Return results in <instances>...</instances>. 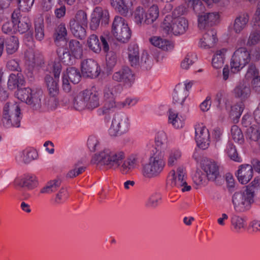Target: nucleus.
<instances>
[{
  "mask_svg": "<svg viewBox=\"0 0 260 260\" xmlns=\"http://www.w3.org/2000/svg\"><path fill=\"white\" fill-rule=\"evenodd\" d=\"M192 179L197 185H206L207 184V178L206 174L200 170H197L192 177Z\"/></svg>",
  "mask_w": 260,
  "mask_h": 260,
  "instance_id": "obj_46",
  "label": "nucleus"
},
{
  "mask_svg": "<svg viewBox=\"0 0 260 260\" xmlns=\"http://www.w3.org/2000/svg\"><path fill=\"white\" fill-rule=\"evenodd\" d=\"M19 10L22 11H28L31 8L34 0H16Z\"/></svg>",
  "mask_w": 260,
  "mask_h": 260,
  "instance_id": "obj_56",
  "label": "nucleus"
},
{
  "mask_svg": "<svg viewBox=\"0 0 260 260\" xmlns=\"http://www.w3.org/2000/svg\"><path fill=\"white\" fill-rule=\"evenodd\" d=\"M56 52L61 62L66 65L72 64L73 59L76 58L71 54L68 48L59 47L56 50Z\"/></svg>",
  "mask_w": 260,
  "mask_h": 260,
  "instance_id": "obj_32",
  "label": "nucleus"
},
{
  "mask_svg": "<svg viewBox=\"0 0 260 260\" xmlns=\"http://www.w3.org/2000/svg\"><path fill=\"white\" fill-rule=\"evenodd\" d=\"M188 96L187 90L183 86L178 84L175 86L173 94V103L183 105Z\"/></svg>",
  "mask_w": 260,
  "mask_h": 260,
  "instance_id": "obj_25",
  "label": "nucleus"
},
{
  "mask_svg": "<svg viewBox=\"0 0 260 260\" xmlns=\"http://www.w3.org/2000/svg\"><path fill=\"white\" fill-rule=\"evenodd\" d=\"M170 173V180H171L172 186H177L178 188H180L186 183V180L184 179V170L183 167H180L177 168V175H176L174 170L171 171Z\"/></svg>",
  "mask_w": 260,
  "mask_h": 260,
  "instance_id": "obj_19",
  "label": "nucleus"
},
{
  "mask_svg": "<svg viewBox=\"0 0 260 260\" xmlns=\"http://www.w3.org/2000/svg\"><path fill=\"white\" fill-rule=\"evenodd\" d=\"M106 55V63L107 66L112 69L117 63V56L115 52L110 51Z\"/></svg>",
  "mask_w": 260,
  "mask_h": 260,
  "instance_id": "obj_57",
  "label": "nucleus"
},
{
  "mask_svg": "<svg viewBox=\"0 0 260 260\" xmlns=\"http://www.w3.org/2000/svg\"><path fill=\"white\" fill-rule=\"evenodd\" d=\"M159 13L158 6L153 5L146 13L144 23L147 25L152 24L158 18Z\"/></svg>",
  "mask_w": 260,
  "mask_h": 260,
  "instance_id": "obj_34",
  "label": "nucleus"
},
{
  "mask_svg": "<svg viewBox=\"0 0 260 260\" xmlns=\"http://www.w3.org/2000/svg\"><path fill=\"white\" fill-rule=\"evenodd\" d=\"M96 19L100 22L101 25H106L109 23V14L107 10H104L101 7H96L92 14Z\"/></svg>",
  "mask_w": 260,
  "mask_h": 260,
  "instance_id": "obj_30",
  "label": "nucleus"
},
{
  "mask_svg": "<svg viewBox=\"0 0 260 260\" xmlns=\"http://www.w3.org/2000/svg\"><path fill=\"white\" fill-rule=\"evenodd\" d=\"M246 138L260 145V131L256 127L251 126L246 131Z\"/></svg>",
  "mask_w": 260,
  "mask_h": 260,
  "instance_id": "obj_39",
  "label": "nucleus"
},
{
  "mask_svg": "<svg viewBox=\"0 0 260 260\" xmlns=\"http://www.w3.org/2000/svg\"><path fill=\"white\" fill-rule=\"evenodd\" d=\"M260 41V30H256L251 32L247 45L251 46L256 44Z\"/></svg>",
  "mask_w": 260,
  "mask_h": 260,
  "instance_id": "obj_60",
  "label": "nucleus"
},
{
  "mask_svg": "<svg viewBox=\"0 0 260 260\" xmlns=\"http://www.w3.org/2000/svg\"><path fill=\"white\" fill-rule=\"evenodd\" d=\"M82 164V162L78 161L74 165V168L73 170H70L67 174V177L72 178L75 177L82 173L85 171L86 169L85 167L80 166V165Z\"/></svg>",
  "mask_w": 260,
  "mask_h": 260,
  "instance_id": "obj_50",
  "label": "nucleus"
},
{
  "mask_svg": "<svg viewBox=\"0 0 260 260\" xmlns=\"http://www.w3.org/2000/svg\"><path fill=\"white\" fill-rule=\"evenodd\" d=\"M219 18L217 12L205 13L198 16V27L200 30L211 29V27L216 24Z\"/></svg>",
  "mask_w": 260,
  "mask_h": 260,
  "instance_id": "obj_14",
  "label": "nucleus"
},
{
  "mask_svg": "<svg viewBox=\"0 0 260 260\" xmlns=\"http://www.w3.org/2000/svg\"><path fill=\"white\" fill-rule=\"evenodd\" d=\"M129 122L127 115L118 113L114 115L109 133L112 137H117L126 133L129 129Z\"/></svg>",
  "mask_w": 260,
  "mask_h": 260,
  "instance_id": "obj_8",
  "label": "nucleus"
},
{
  "mask_svg": "<svg viewBox=\"0 0 260 260\" xmlns=\"http://www.w3.org/2000/svg\"><path fill=\"white\" fill-rule=\"evenodd\" d=\"M253 169L251 165H241L237 171V178L243 184L247 183L253 176Z\"/></svg>",
  "mask_w": 260,
  "mask_h": 260,
  "instance_id": "obj_18",
  "label": "nucleus"
},
{
  "mask_svg": "<svg viewBox=\"0 0 260 260\" xmlns=\"http://www.w3.org/2000/svg\"><path fill=\"white\" fill-rule=\"evenodd\" d=\"M134 21L138 25L145 24L144 21L146 16V12L144 9L141 7L136 8L134 12Z\"/></svg>",
  "mask_w": 260,
  "mask_h": 260,
  "instance_id": "obj_45",
  "label": "nucleus"
},
{
  "mask_svg": "<svg viewBox=\"0 0 260 260\" xmlns=\"http://www.w3.org/2000/svg\"><path fill=\"white\" fill-rule=\"evenodd\" d=\"M5 46L7 54L10 55L14 54L17 51L19 47L18 38L14 36L7 38L0 37V57L3 54Z\"/></svg>",
  "mask_w": 260,
  "mask_h": 260,
  "instance_id": "obj_15",
  "label": "nucleus"
},
{
  "mask_svg": "<svg viewBox=\"0 0 260 260\" xmlns=\"http://www.w3.org/2000/svg\"><path fill=\"white\" fill-rule=\"evenodd\" d=\"M45 105L49 109L51 110H55L58 105L57 96L50 95V97L46 101Z\"/></svg>",
  "mask_w": 260,
  "mask_h": 260,
  "instance_id": "obj_61",
  "label": "nucleus"
},
{
  "mask_svg": "<svg viewBox=\"0 0 260 260\" xmlns=\"http://www.w3.org/2000/svg\"><path fill=\"white\" fill-rule=\"evenodd\" d=\"M112 79L117 82L122 83L124 85L131 87L135 81V74L127 66H123L112 75Z\"/></svg>",
  "mask_w": 260,
  "mask_h": 260,
  "instance_id": "obj_11",
  "label": "nucleus"
},
{
  "mask_svg": "<svg viewBox=\"0 0 260 260\" xmlns=\"http://www.w3.org/2000/svg\"><path fill=\"white\" fill-rule=\"evenodd\" d=\"M156 145L157 147H161L167 142V137L166 133L163 131L158 132L155 138Z\"/></svg>",
  "mask_w": 260,
  "mask_h": 260,
  "instance_id": "obj_59",
  "label": "nucleus"
},
{
  "mask_svg": "<svg viewBox=\"0 0 260 260\" xmlns=\"http://www.w3.org/2000/svg\"><path fill=\"white\" fill-rule=\"evenodd\" d=\"M61 183V180L58 179L51 180L41 189V192L43 193H50L54 192L60 186Z\"/></svg>",
  "mask_w": 260,
  "mask_h": 260,
  "instance_id": "obj_42",
  "label": "nucleus"
},
{
  "mask_svg": "<svg viewBox=\"0 0 260 260\" xmlns=\"http://www.w3.org/2000/svg\"><path fill=\"white\" fill-rule=\"evenodd\" d=\"M118 105H120V102L116 103L114 99H113V100H105V104L103 108V113H107L109 112V111L114 108L120 109L121 107H119Z\"/></svg>",
  "mask_w": 260,
  "mask_h": 260,
  "instance_id": "obj_54",
  "label": "nucleus"
},
{
  "mask_svg": "<svg viewBox=\"0 0 260 260\" xmlns=\"http://www.w3.org/2000/svg\"><path fill=\"white\" fill-rule=\"evenodd\" d=\"M231 223L234 226V229L237 231H239L245 226V221L241 217L234 215L231 217Z\"/></svg>",
  "mask_w": 260,
  "mask_h": 260,
  "instance_id": "obj_52",
  "label": "nucleus"
},
{
  "mask_svg": "<svg viewBox=\"0 0 260 260\" xmlns=\"http://www.w3.org/2000/svg\"><path fill=\"white\" fill-rule=\"evenodd\" d=\"M16 94L18 99L25 102L33 110H37L41 108L44 95L41 89L20 88Z\"/></svg>",
  "mask_w": 260,
  "mask_h": 260,
  "instance_id": "obj_2",
  "label": "nucleus"
},
{
  "mask_svg": "<svg viewBox=\"0 0 260 260\" xmlns=\"http://www.w3.org/2000/svg\"><path fill=\"white\" fill-rule=\"evenodd\" d=\"M125 157L124 153L121 151H111L105 149L92 157L91 162L94 164H101L109 169H117Z\"/></svg>",
  "mask_w": 260,
  "mask_h": 260,
  "instance_id": "obj_1",
  "label": "nucleus"
},
{
  "mask_svg": "<svg viewBox=\"0 0 260 260\" xmlns=\"http://www.w3.org/2000/svg\"><path fill=\"white\" fill-rule=\"evenodd\" d=\"M188 23L184 17L173 18L166 16L161 23V27L167 34L170 32L174 35H182L188 29Z\"/></svg>",
  "mask_w": 260,
  "mask_h": 260,
  "instance_id": "obj_5",
  "label": "nucleus"
},
{
  "mask_svg": "<svg viewBox=\"0 0 260 260\" xmlns=\"http://www.w3.org/2000/svg\"><path fill=\"white\" fill-rule=\"evenodd\" d=\"M233 139L240 144L244 142V137L241 129L236 125H234L231 129Z\"/></svg>",
  "mask_w": 260,
  "mask_h": 260,
  "instance_id": "obj_47",
  "label": "nucleus"
},
{
  "mask_svg": "<svg viewBox=\"0 0 260 260\" xmlns=\"http://www.w3.org/2000/svg\"><path fill=\"white\" fill-rule=\"evenodd\" d=\"M17 24V30L20 34L26 32L31 27V21L27 16H21Z\"/></svg>",
  "mask_w": 260,
  "mask_h": 260,
  "instance_id": "obj_37",
  "label": "nucleus"
},
{
  "mask_svg": "<svg viewBox=\"0 0 260 260\" xmlns=\"http://www.w3.org/2000/svg\"><path fill=\"white\" fill-rule=\"evenodd\" d=\"M215 102L217 104V108L220 110H221V104L224 103L226 104L227 100L225 98V94L222 91L218 92L215 96Z\"/></svg>",
  "mask_w": 260,
  "mask_h": 260,
  "instance_id": "obj_62",
  "label": "nucleus"
},
{
  "mask_svg": "<svg viewBox=\"0 0 260 260\" xmlns=\"http://www.w3.org/2000/svg\"><path fill=\"white\" fill-rule=\"evenodd\" d=\"M70 29L74 35V36L80 40H83L85 38L87 35L86 27L87 25H83L81 24H77V23L74 22V23H69Z\"/></svg>",
  "mask_w": 260,
  "mask_h": 260,
  "instance_id": "obj_27",
  "label": "nucleus"
},
{
  "mask_svg": "<svg viewBox=\"0 0 260 260\" xmlns=\"http://www.w3.org/2000/svg\"><path fill=\"white\" fill-rule=\"evenodd\" d=\"M232 202L236 212L243 213L249 211L254 203L253 191L251 188L243 191H236L232 196Z\"/></svg>",
  "mask_w": 260,
  "mask_h": 260,
  "instance_id": "obj_3",
  "label": "nucleus"
},
{
  "mask_svg": "<svg viewBox=\"0 0 260 260\" xmlns=\"http://www.w3.org/2000/svg\"><path fill=\"white\" fill-rule=\"evenodd\" d=\"M181 157V152L178 150H174L170 152L168 159V165L170 167L175 165L177 160Z\"/></svg>",
  "mask_w": 260,
  "mask_h": 260,
  "instance_id": "obj_55",
  "label": "nucleus"
},
{
  "mask_svg": "<svg viewBox=\"0 0 260 260\" xmlns=\"http://www.w3.org/2000/svg\"><path fill=\"white\" fill-rule=\"evenodd\" d=\"M63 74L69 79L70 82L74 84L78 83L81 79V73L77 68L69 67Z\"/></svg>",
  "mask_w": 260,
  "mask_h": 260,
  "instance_id": "obj_31",
  "label": "nucleus"
},
{
  "mask_svg": "<svg viewBox=\"0 0 260 260\" xmlns=\"http://www.w3.org/2000/svg\"><path fill=\"white\" fill-rule=\"evenodd\" d=\"M168 122L175 128H180L184 125V119L178 112L173 109L169 110Z\"/></svg>",
  "mask_w": 260,
  "mask_h": 260,
  "instance_id": "obj_26",
  "label": "nucleus"
},
{
  "mask_svg": "<svg viewBox=\"0 0 260 260\" xmlns=\"http://www.w3.org/2000/svg\"><path fill=\"white\" fill-rule=\"evenodd\" d=\"M81 71L83 77L94 79L99 76L101 68L98 62L93 59H87L82 61Z\"/></svg>",
  "mask_w": 260,
  "mask_h": 260,
  "instance_id": "obj_12",
  "label": "nucleus"
},
{
  "mask_svg": "<svg viewBox=\"0 0 260 260\" xmlns=\"http://www.w3.org/2000/svg\"><path fill=\"white\" fill-rule=\"evenodd\" d=\"M129 61L132 67H137L139 64V49L137 44H130L128 48Z\"/></svg>",
  "mask_w": 260,
  "mask_h": 260,
  "instance_id": "obj_28",
  "label": "nucleus"
},
{
  "mask_svg": "<svg viewBox=\"0 0 260 260\" xmlns=\"http://www.w3.org/2000/svg\"><path fill=\"white\" fill-rule=\"evenodd\" d=\"M244 108V105L242 102L232 106L230 113V116L233 117V119H238L240 117Z\"/></svg>",
  "mask_w": 260,
  "mask_h": 260,
  "instance_id": "obj_48",
  "label": "nucleus"
},
{
  "mask_svg": "<svg viewBox=\"0 0 260 260\" xmlns=\"http://www.w3.org/2000/svg\"><path fill=\"white\" fill-rule=\"evenodd\" d=\"M88 48L95 53H100L102 50L101 45L96 35H91L87 39Z\"/></svg>",
  "mask_w": 260,
  "mask_h": 260,
  "instance_id": "obj_36",
  "label": "nucleus"
},
{
  "mask_svg": "<svg viewBox=\"0 0 260 260\" xmlns=\"http://www.w3.org/2000/svg\"><path fill=\"white\" fill-rule=\"evenodd\" d=\"M20 108L18 105L14 103L7 102L3 108L2 121L4 126L7 128L11 127V121H10L11 116L20 115Z\"/></svg>",
  "mask_w": 260,
  "mask_h": 260,
  "instance_id": "obj_13",
  "label": "nucleus"
},
{
  "mask_svg": "<svg viewBox=\"0 0 260 260\" xmlns=\"http://www.w3.org/2000/svg\"><path fill=\"white\" fill-rule=\"evenodd\" d=\"M111 32L116 39L123 43L127 42L131 37V30L125 20L116 16L113 21Z\"/></svg>",
  "mask_w": 260,
  "mask_h": 260,
  "instance_id": "obj_7",
  "label": "nucleus"
},
{
  "mask_svg": "<svg viewBox=\"0 0 260 260\" xmlns=\"http://www.w3.org/2000/svg\"><path fill=\"white\" fill-rule=\"evenodd\" d=\"M195 139L199 148L202 149L207 148L210 143V135L208 129L205 126L199 125L196 128Z\"/></svg>",
  "mask_w": 260,
  "mask_h": 260,
  "instance_id": "obj_16",
  "label": "nucleus"
},
{
  "mask_svg": "<svg viewBox=\"0 0 260 260\" xmlns=\"http://www.w3.org/2000/svg\"><path fill=\"white\" fill-rule=\"evenodd\" d=\"M7 68L11 71H16L21 73V68L19 62L16 59H11L7 62Z\"/></svg>",
  "mask_w": 260,
  "mask_h": 260,
  "instance_id": "obj_58",
  "label": "nucleus"
},
{
  "mask_svg": "<svg viewBox=\"0 0 260 260\" xmlns=\"http://www.w3.org/2000/svg\"><path fill=\"white\" fill-rule=\"evenodd\" d=\"M138 164V158L136 156H131L125 160L118 167L119 171L123 175L130 174L134 170Z\"/></svg>",
  "mask_w": 260,
  "mask_h": 260,
  "instance_id": "obj_21",
  "label": "nucleus"
},
{
  "mask_svg": "<svg viewBox=\"0 0 260 260\" xmlns=\"http://www.w3.org/2000/svg\"><path fill=\"white\" fill-rule=\"evenodd\" d=\"M119 85L113 86L111 85H107L104 89V98L105 100H113L114 99L116 94L117 93V90L120 88Z\"/></svg>",
  "mask_w": 260,
  "mask_h": 260,
  "instance_id": "obj_41",
  "label": "nucleus"
},
{
  "mask_svg": "<svg viewBox=\"0 0 260 260\" xmlns=\"http://www.w3.org/2000/svg\"><path fill=\"white\" fill-rule=\"evenodd\" d=\"M191 3L193 10L198 17L205 13V7L200 0H192Z\"/></svg>",
  "mask_w": 260,
  "mask_h": 260,
  "instance_id": "obj_51",
  "label": "nucleus"
},
{
  "mask_svg": "<svg viewBox=\"0 0 260 260\" xmlns=\"http://www.w3.org/2000/svg\"><path fill=\"white\" fill-rule=\"evenodd\" d=\"M161 200V196L158 193H155L152 194L149 198L148 202L149 206L151 207H156L158 205L159 201Z\"/></svg>",
  "mask_w": 260,
  "mask_h": 260,
  "instance_id": "obj_64",
  "label": "nucleus"
},
{
  "mask_svg": "<svg viewBox=\"0 0 260 260\" xmlns=\"http://www.w3.org/2000/svg\"><path fill=\"white\" fill-rule=\"evenodd\" d=\"M24 78L21 73H17V75L11 74L9 77L8 87L11 90H13L16 87L18 89L19 86L24 85Z\"/></svg>",
  "mask_w": 260,
  "mask_h": 260,
  "instance_id": "obj_29",
  "label": "nucleus"
},
{
  "mask_svg": "<svg viewBox=\"0 0 260 260\" xmlns=\"http://www.w3.org/2000/svg\"><path fill=\"white\" fill-rule=\"evenodd\" d=\"M22 153L24 155L23 160L25 164H28L36 159L38 156L37 151L34 149L23 150Z\"/></svg>",
  "mask_w": 260,
  "mask_h": 260,
  "instance_id": "obj_53",
  "label": "nucleus"
},
{
  "mask_svg": "<svg viewBox=\"0 0 260 260\" xmlns=\"http://www.w3.org/2000/svg\"><path fill=\"white\" fill-rule=\"evenodd\" d=\"M67 35V29L64 23H61L57 26L54 29L53 35V40L56 45L58 47L66 45Z\"/></svg>",
  "mask_w": 260,
  "mask_h": 260,
  "instance_id": "obj_17",
  "label": "nucleus"
},
{
  "mask_svg": "<svg viewBox=\"0 0 260 260\" xmlns=\"http://www.w3.org/2000/svg\"><path fill=\"white\" fill-rule=\"evenodd\" d=\"M233 93L235 98L243 102L250 96L251 89L247 83L240 82L234 89Z\"/></svg>",
  "mask_w": 260,
  "mask_h": 260,
  "instance_id": "obj_20",
  "label": "nucleus"
},
{
  "mask_svg": "<svg viewBox=\"0 0 260 260\" xmlns=\"http://www.w3.org/2000/svg\"><path fill=\"white\" fill-rule=\"evenodd\" d=\"M207 32L201 39L200 45L201 47L211 48L216 43L217 39L216 37V33L213 29H206Z\"/></svg>",
  "mask_w": 260,
  "mask_h": 260,
  "instance_id": "obj_22",
  "label": "nucleus"
},
{
  "mask_svg": "<svg viewBox=\"0 0 260 260\" xmlns=\"http://www.w3.org/2000/svg\"><path fill=\"white\" fill-rule=\"evenodd\" d=\"M250 59V53L246 48H238L235 51L231 58V72L235 73L239 71L249 62Z\"/></svg>",
  "mask_w": 260,
  "mask_h": 260,
  "instance_id": "obj_9",
  "label": "nucleus"
},
{
  "mask_svg": "<svg viewBox=\"0 0 260 260\" xmlns=\"http://www.w3.org/2000/svg\"><path fill=\"white\" fill-rule=\"evenodd\" d=\"M152 64L151 60L148 58V54L147 52H144L141 56V66L146 70L151 68Z\"/></svg>",
  "mask_w": 260,
  "mask_h": 260,
  "instance_id": "obj_63",
  "label": "nucleus"
},
{
  "mask_svg": "<svg viewBox=\"0 0 260 260\" xmlns=\"http://www.w3.org/2000/svg\"><path fill=\"white\" fill-rule=\"evenodd\" d=\"M226 52L225 49H222L216 51L212 60V64L214 68L220 69L223 67Z\"/></svg>",
  "mask_w": 260,
  "mask_h": 260,
  "instance_id": "obj_35",
  "label": "nucleus"
},
{
  "mask_svg": "<svg viewBox=\"0 0 260 260\" xmlns=\"http://www.w3.org/2000/svg\"><path fill=\"white\" fill-rule=\"evenodd\" d=\"M164 155L161 152L154 154L150 157L149 162L142 167V174L147 178H154L158 176L162 172L165 166Z\"/></svg>",
  "mask_w": 260,
  "mask_h": 260,
  "instance_id": "obj_6",
  "label": "nucleus"
},
{
  "mask_svg": "<svg viewBox=\"0 0 260 260\" xmlns=\"http://www.w3.org/2000/svg\"><path fill=\"white\" fill-rule=\"evenodd\" d=\"M38 183L35 176H27L19 180L18 185L31 189L37 186Z\"/></svg>",
  "mask_w": 260,
  "mask_h": 260,
  "instance_id": "obj_44",
  "label": "nucleus"
},
{
  "mask_svg": "<svg viewBox=\"0 0 260 260\" xmlns=\"http://www.w3.org/2000/svg\"><path fill=\"white\" fill-rule=\"evenodd\" d=\"M225 152L231 160L238 162L242 161V158L239 155L235 146L231 142H229L227 144Z\"/></svg>",
  "mask_w": 260,
  "mask_h": 260,
  "instance_id": "obj_38",
  "label": "nucleus"
},
{
  "mask_svg": "<svg viewBox=\"0 0 260 260\" xmlns=\"http://www.w3.org/2000/svg\"><path fill=\"white\" fill-rule=\"evenodd\" d=\"M76 58H80L83 54L82 45L76 40H71L69 42V49Z\"/></svg>",
  "mask_w": 260,
  "mask_h": 260,
  "instance_id": "obj_33",
  "label": "nucleus"
},
{
  "mask_svg": "<svg viewBox=\"0 0 260 260\" xmlns=\"http://www.w3.org/2000/svg\"><path fill=\"white\" fill-rule=\"evenodd\" d=\"M35 38L39 41L42 40L44 38V23L42 20L35 22Z\"/></svg>",
  "mask_w": 260,
  "mask_h": 260,
  "instance_id": "obj_49",
  "label": "nucleus"
},
{
  "mask_svg": "<svg viewBox=\"0 0 260 260\" xmlns=\"http://www.w3.org/2000/svg\"><path fill=\"white\" fill-rule=\"evenodd\" d=\"M202 169L206 174L208 181L221 185L224 181L223 177L220 174L219 167L215 161L204 160L202 164Z\"/></svg>",
  "mask_w": 260,
  "mask_h": 260,
  "instance_id": "obj_10",
  "label": "nucleus"
},
{
  "mask_svg": "<svg viewBox=\"0 0 260 260\" xmlns=\"http://www.w3.org/2000/svg\"><path fill=\"white\" fill-rule=\"evenodd\" d=\"M74 22L77 23V24L87 26L88 20L86 13L82 10L78 11L75 17L70 20L69 23H72Z\"/></svg>",
  "mask_w": 260,
  "mask_h": 260,
  "instance_id": "obj_43",
  "label": "nucleus"
},
{
  "mask_svg": "<svg viewBox=\"0 0 260 260\" xmlns=\"http://www.w3.org/2000/svg\"><path fill=\"white\" fill-rule=\"evenodd\" d=\"M100 40L103 47V50L105 53L110 51V46H111L114 40L113 37L109 32H104L100 37Z\"/></svg>",
  "mask_w": 260,
  "mask_h": 260,
  "instance_id": "obj_40",
  "label": "nucleus"
},
{
  "mask_svg": "<svg viewBox=\"0 0 260 260\" xmlns=\"http://www.w3.org/2000/svg\"><path fill=\"white\" fill-rule=\"evenodd\" d=\"M99 106V93L90 89L83 90L74 99V106L77 110H82L85 108L92 110Z\"/></svg>",
  "mask_w": 260,
  "mask_h": 260,
  "instance_id": "obj_4",
  "label": "nucleus"
},
{
  "mask_svg": "<svg viewBox=\"0 0 260 260\" xmlns=\"http://www.w3.org/2000/svg\"><path fill=\"white\" fill-rule=\"evenodd\" d=\"M44 81L47 87L49 95L57 96L59 93V79L53 78L50 75L45 76Z\"/></svg>",
  "mask_w": 260,
  "mask_h": 260,
  "instance_id": "obj_24",
  "label": "nucleus"
},
{
  "mask_svg": "<svg viewBox=\"0 0 260 260\" xmlns=\"http://www.w3.org/2000/svg\"><path fill=\"white\" fill-rule=\"evenodd\" d=\"M249 16L246 13L239 14L235 18L233 23L234 31L239 34L247 26Z\"/></svg>",
  "mask_w": 260,
  "mask_h": 260,
  "instance_id": "obj_23",
  "label": "nucleus"
}]
</instances>
